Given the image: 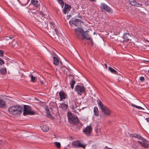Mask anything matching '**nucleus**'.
Masks as SVG:
<instances>
[{
  "instance_id": "1",
  "label": "nucleus",
  "mask_w": 149,
  "mask_h": 149,
  "mask_svg": "<svg viewBox=\"0 0 149 149\" xmlns=\"http://www.w3.org/2000/svg\"><path fill=\"white\" fill-rule=\"evenodd\" d=\"M75 33L77 38L82 40L85 39L87 40H91V37L88 33H86L81 28H78L74 29Z\"/></svg>"
},
{
  "instance_id": "2",
  "label": "nucleus",
  "mask_w": 149,
  "mask_h": 149,
  "mask_svg": "<svg viewBox=\"0 0 149 149\" xmlns=\"http://www.w3.org/2000/svg\"><path fill=\"white\" fill-rule=\"evenodd\" d=\"M23 109L19 105H15L9 108L8 111L10 113L14 116H18L20 115Z\"/></svg>"
},
{
  "instance_id": "3",
  "label": "nucleus",
  "mask_w": 149,
  "mask_h": 149,
  "mask_svg": "<svg viewBox=\"0 0 149 149\" xmlns=\"http://www.w3.org/2000/svg\"><path fill=\"white\" fill-rule=\"evenodd\" d=\"M132 137L138 139L139 140H142V141H138V142L142 147L145 148H148L149 146L148 144V141L146 139L143 137L141 135L135 134H132L131 135Z\"/></svg>"
},
{
  "instance_id": "4",
  "label": "nucleus",
  "mask_w": 149,
  "mask_h": 149,
  "mask_svg": "<svg viewBox=\"0 0 149 149\" xmlns=\"http://www.w3.org/2000/svg\"><path fill=\"white\" fill-rule=\"evenodd\" d=\"M68 116L70 123L76 125L79 123V120L78 118L72 113H68Z\"/></svg>"
},
{
  "instance_id": "5",
  "label": "nucleus",
  "mask_w": 149,
  "mask_h": 149,
  "mask_svg": "<svg viewBox=\"0 0 149 149\" xmlns=\"http://www.w3.org/2000/svg\"><path fill=\"white\" fill-rule=\"evenodd\" d=\"M23 110V114L24 115H34L35 113V112L32 110L31 108L28 105H24Z\"/></svg>"
},
{
  "instance_id": "6",
  "label": "nucleus",
  "mask_w": 149,
  "mask_h": 149,
  "mask_svg": "<svg viewBox=\"0 0 149 149\" xmlns=\"http://www.w3.org/2000/svg\"><path fill=\"white\" fill-rule=\"evenodd\" d=\"M72 145L76 148H82L85 149L87 145L80 140H76L73 141L72 143Z\"/></svg>"
},
{
  "instance_id": "7",
  "label": "nucleus",
  "mask_w": 149,
  "mask_h": 149,
  "mask_svg": "<svg viewBox=\"0 0 149 149\" xmlns=\"http://www.w3.org/2000/svg\"><path fill=\"white\" fill-rule=\"evenodd\" d=\"M75 90L78 95H81L84 93L85 88L83 86L78 85L76 86Z\"/></svg>"
},
{
  "instance_id": "8",
  "label": "nucleus",
  "mask_w": 149,
  "mask_h": 149,
  "mask_svg": "<svg viewBox=\"0 0 149 149\" xmlns=\"http://www.w3.org/2000/svg\"><path fill=\"white\" fill-rule=\"evenodd\" d=\"M71 22L72 24L76 26H81L84 23V22L80 19H74V20L72 21L70 20L69 21L70 24H71Z\"/></svg>"
},
{
  "instance_id": "9",
  "label": "nucleus",
  "mask_w": 149,
  "mask_h": 149,
  "mask_svg": "<svg viewBox=\"0 0 149 149\" xmlns=\"http://www.w3.org/2000/svg\"><path fill=\"white\" fill-rule=\"evenodd\" d=\"M101 110L102 113L103 115L106 116H109L110 115L111 111L107 107L105 106L104 107L102 108Z\"/></svg>"
},
{
  "instance_id": "10",
  "label": "nucleus",
  "mask_w": 149,
  "mask_h": 149,
  "mask_svg": "<svg viewBox=\"0 0 149 149\" xmlns=\"http://www.w3.org/2000/svg\"><path fill=\"white\" fill-rule=\"evenodd\" d=\"M100 8L101 9H104L108 13H111L112 12L111 9L104 3L101 4Z\"/></svg>"
},
{
  "instance_id": "11",
  "label": "nucleus",
  "mask_w": 149,
  "mask_h": 149,
  "mask_svg": "<svg viewBox=\"0 0 149 149\" xmlns=\"http://www.w3.org/2000/svg\"><path fill=\"white\" fill-rule=\"evenodd\" d=\"M92 131V129L91 126H88L84 129L83 130V132L86 135H89Z\"/></svg>"
},
{
  "instance_id": "12",
  "label": "nucleus",
  "mask_w": 149,
  "mask_h": 149,
  "mask_svg": "<svg viewBox=\"0 0 149 149\" xmlns=\"http://www.w3.org/2000/svg\"><path fill=\"white\" fill-rule=\"evenodd\" d=\"M59 95L60 97V101H63V99L67 98V95L63 91H61L59 93Z\"/></svg>"
},
{
  "instance_id": "13",
  "label": "nucleus",
  "mask_w": 149,
  "mask_h": 149,
  "mask_svg": "<svg viewBox=\"0 0 149 149\" xmlns=\"http://www.w3.org/2000/svg\"><path fill=\"white\" fill-rule=\"evenodd\" d=\"M130 36V34L128 33H125L122 38L124 39L123 41L127 42L129 40V38Z\"/></svg>"
},
{
  "instance_id": "14",
  "label": "nucleus",
  "mask_w": 149,
  "mask_h": 149,
  "mask_svg": "<svg viewBox=\"0 0 149 149\" xmlns=\"http://www.w3.org/2000/svg\"><path fill=\"white\" fill-rule=\"evenodd\" d=\"M70 9L71 7L70 5L68 4H65L63 9V13L65 14H66V13L70 11Z\"/></svg>"
},
{
  "instance_id": "15",
  "label": "nucleus",
  "mask_w": 149,
  "mask_h": 149,
  "mask_svg": "<svg viewBox=\"0 0 149 149\" xmlns=\"http://www.w3.org/2000/svg\"><path fill=\"white\" fill-rule=\"evenodd\" d=\"M6 107L5 102L2 99H0V107L4 108Z\"/></svg>"
},
{
  "instance_id": "16",
  "label": "nucleus",
  "mask_w": 149,
  "mask_h": 149,
  "mask_svg": "<svg viewBox=\"0 0 149 149\" xmlns=\"http://www.w3.org/2000/svg\"><path fill=\"white\" fill-rule=\"evenodd\" d=\"M31 2L35 7H38L40 6V3L37 0H31Z\"/></svg>"
},
{
  "instance_id": "17",
  "label": "nucleus",
  "mask_w": 149,
  "mask_h": 149,
  "mask_svg": "<svg viewBox=\"0 0 149 149\" xmlns=\"http://www.w3.org/2000/svg\"><path fill=\"white\" fill-rule=\"evenodd\" d=\"M59 107L61 108L63 110H66L68 107V105L67 104H66L65 103H63L60 104Z\"/></svg>"
},
{
  "instance_id": "18",
  "label": "nucleus",
  "mask_w": 149,
  "mask_h": 149,
  "mask_svg": "<svg viewBox=\"0 0 149 149\" xmlns=\"http://www.w3.org/2000/svg\"><path fill=\"white\" fill-rule=\"evenodd\" d=\"M41 129L44 132H47L48 131L49 129L48 126L45 124H43L42 125V126L41 127Z\"/></svg>"
},
{
  "instance_id": "19",
  "label": "nucleus",
  "mask_w": 149,
  "mask_h": 149,
  "mask_svg": "<svg viewBox=\"0 0 149 149\" xmlns=\"http://www.w3.org/2000/svg\"><path fill=\"white\" fill-rule=\"evenodd\" d=\"M73 78L71 79V80L70 82V85L72 89L74 88V84H75V81L74 80V75H72Z\"/></svg>"
},
{
  "instance_id": "20",
  "label": "nucleus",
  "mask_w": 149,
  "mask_h": 149,
  "mask_svg": "<svg viewBox=\"0 0 149 149\" xmlns=\"http://www.w3.org/2000/svg\"><path fill=\"white\" fill-rule=\"evenodd\" d=\"M53 63L56 65H58L59 64V60L58 58L55 56L53 57Z\"/></svg>"
},
{
  "instance_id": "21",
  "label": "nucleus",
  "mask_w": 149,
  "mask_h": 149,
  "mask_svg": "<svg viewBox=\"0 0 149 149\" xmlns=\"http://www.w3.org/2000/svg\"><path fill=\"white\" fill-rule=\"evenodd\" d=\"M93 111L94 115L95 116H99L98 110L97 107H94Z\"/></svg>"
},
{
  "instance_id": "22",
  "label": "nucleus",
  "mask_w": 149,
  "mask_h": 149,
  "mask_svg": "<svg viewBox=\"0 0 149 149\" xmlns=\"http://www.w3.org/2000/svg\"><path fill=\"white\" fill-rule=\"evenodd\" d=\"M49 23L50 24V25L51 27L52 28L54 29L55 31L56 32V30H57V29H56V26L55 24L53 22H49Z\"/></svg>"
},
{
  "instance_id": "23",
  "label": "nucleus",
  "mask_w": 149,
  "mask_h": 149,
  "mask_svg": "<svg viewBox=\"0 0 149 149\" xmlns=\"http://www.w3.org/2000/svg\"><path fill=\"white\" fill-rule=\"evenodd\" d=\"M97 101L99 107L101 108V109H102V108L104 107L105 106L104 105L102 102L100 100V99H98Z\"/></svg>"
},
{
  "instance_id": "24",
  "label": "nucleus",
  "mask_w": 149,
  "mask_h": 149,
  "mask_svg": "<svg viewBox=\"0 0 149 149\" xmlns=\"http://www.w3.org/2000/svg\"><path fill=\"white\" fill-rule=\"evenodd\" d=\"M129 3L132 6L136 5V0H128Z\"/></svg>"
},
{
  "instance_id": "25",
  "label": "nucleus",
  "mask_w": 149,
  "mask_h": 149,
  "mask_svg": "<svg viewBox=\"0 0 149 149\" xmlns=\"http://www.w3.org/2000/svg\"><path fill=\"white\" fill-rule=\"evenodd\" d=\"M78 107V106H77L76 102H75L74 101L72 104V109L74 111L75 109Z\"/></svg>"
},
{
  "instance_id": "26",
  "label": "nucleus",
  "mask_w": 149,
  "mask_h": 149,
  "mask_svg": "<svg viewBox=\"0 0 149 149\" xmlns=\"http://www.w3.org/2000/svg\"><path fill=\"white\" fill-rule=\"evenodd\" d=\"M109 70L111 72L113 73L116 74V73H117V72L116 70L111 67H109Z\"/></svg>"
},
{
  "instance_id": "27",
  "label": "nucleus",
  "mask_w": 149,
  "mask_h": 149,
  "mask_svg": "<svg viewBox=\"0 0 149 149\" xmlns=\"http://www.w3.org/2000/svg\"><path fill=\"white\" fill-rule=\"evenodd\" d=\"M0 72L1 74H4L6 73V68H2L0 70Z\"/></svg>"
},
{
  "instance_id": "28",
  "label": "nucleus",
  "mask_w": 149,
  "mask_h": 149,
  "mask_svg": "<svg viewBox=\"0 0 149 149\" xmlns=\"http://www.w3.org/2000/svg\"><path fill=\"white\" fill-rule=\"evenodd\" d=\"M54 144L58 148H60L61 147V144L60 143L57 142H55Z\"/></svg>"
},
{
  "instance_id": "29",
  "label": "nucleus",
  "mask_w": 149,
  "mask_h": 149,
  "mask_svg": "<svg viewBox=\"0 0 149 149\" xmlns=\"http://www.w3.org/2000/svg\"><path fill=\"white\" fill-rule=\"evenodd\" d=\"M36 77H34L32 75H31V81L32 82H36Z\"/></svg>"
},
{
  "instance_id": "30",
  "label": "nucleus",
  "mask_w": 149,
  "mask_h": 149,
  "mask_svg": "<svg viewBox=\"0 0 149 149\" xmlns=\"http://www.w3.org/2000/svg\"><path fill=\"white\" fill-rule=\"evenodd\" d=\"M131 106H133V107H134L135 108L138 109L144 110L143 108H142V107H141L140 106H137L135 105L134 104H132Z\"/></svg>"
},
{
  "instance_id": "31",
  "label": "nucleus",
  "mask_w": 149,
  "mask_h": 149,
  "mask_svg": "<svg viewBox=\"0 0 149 149\" xmlns=\"http://www.w3.org/2000/svg\"><path fill=\"white\" fill-rule=\"evenodd\" d=\"M47 117L49 118H52V117H53L52 116L50 112L49 111L48 112H47Z\"/></svg>"
},
{
  "instance_id": "32",
  "label": "nucleus",
  "mask_w": 149,
  "mask_h": 149,
  "mask_svg": "<svg viewBox=\"0 0 149 149\" xmlns=\"http://www.w3.org/2000/svg\"><path fill=\"white\" fill-rule=\"evenodd\" d=\"M22 3H24L25 4H27L30 1V0H21Z\"/></svg>"
},
{
  "instance_id": "33",
  "label": "nucleus",
  "mask_w": 149,
  "mask_h": 149,
  "mask_svg": "<svg viewBox=\"0 0 149 149\" xmlns=\"http://www.w3.org/2000/svg\"><path fill=\"white\" fill-rule=\"evenodd\" d=\"M4 52L2 50H0V56H2L4 55Z\"/></svg>"
},
{
  "instance_id": "34",
  "label": "nucleus",
  "mask_w": 149,
  "mask_h": 149,
  "mask_svg": "<svg viewBox=\"0 0 149 149\" xmlns=\"http://www.w3.org/2000/svg\"><path fill=\"white\" fill-rule=\"evenodd\" d=\"M4 63V62L3 60L0 58V65H2Z\"/></svg>"
},
{
  "instance_id": "35",
  "label": "nucleus",
  "mask_w": 149,
  "mask_h": 149,
  "mask_svg": "<svg viewBox=\"0 0 149 149\" xmlns=\"http://www.w3.org/2000/svg\"><path fill=\"white\" fill-rule=\"evenodd\" d=\"M142 4H140L139 3H137L136 2V5H134V6L138 7H141L142 6Z\"/></svg>"
},
{
  "instance_id": "36",
  "label": "nucleus",
  "mask_w": 149,
  "mask_h": 149,
  "mask_svg": "<svg viewBox=\"0 0 149 149\" xmlns=\"http://www.w3.org/2000/svg\"><path fill=\"white\" fill-rule=\"evenodd\" d=\"M80 111H81V109L80 108H77L76 109H75L74 110V111L75 112H77V111L79 112Z\"/></svg>"
},
{
  "instance_id": "37",
  "label": "nucleus",
  "mask_w": 149,
  "mask_h": 149,
  "mask_svg": "<svg viewBox=\"0 0 149 149\" xmlns=\"http://www.w3.org/2000/svg\"><path fill=\"white\" fill-rule=\"evenodd\" d=\"M140 81H143L144 80V78L143 77H141L139 78Z\"/></svg>"
},
{
  "instance_id": "38",
  "label": "nucleus",
  "mask_w": 149,
  "mask_h": 149,
  "mask_svg": "<svg viewBox=\"0 0 149 149\" xmlns=\"http://www.w3.org/2000/svg\"><path fill=\"white\" fill-rule=\"evenodd\" d=\"M60 4H64V3L62 0H58Z\"/></svg>"
},
{
  "instance_id": "39",
  "label": "nucleus",
  "mask_w": 149,
  "mask_h": 149,
  "mask_svg": "<svg viewBox=\"0 0 149 149\" xmlns=\"http://www.w3.org/2000/svg\"><path fill=\"white\" fill-rule=\"evenodd\" d=\"M45 110L47 111V112H48L49 111V109L48 107L47 106H46L45 107Z\"/></svg>"
},
{
  "instance_id": "40",
  "label": "nucleus",
  "mask_w": 149,
  "mask_h": 149,
  "mask_svg": "<svg viewBox=\"0 0 149 149\" xmlns=\"http://www.w3.org/2000/svg\"><path fill=\"white\" fill-rule=\"evenodd\" d=\"M10 37L9 36H7L5 38V39L7 40H9Z\"/></svg>"
},
{
  "instance_id": "41",
  "label": "nucleus",
  "mask_w": 149,
  "mask_h": 149,
  "mask_svg": "<svg viewBox=\"0 0 149 149\" xmlns=\"http://www.w3.org/2000/svg\"><path fill=\"white\" fill-rule=\"evenodd\" d=\"M9 36L10 37V39H12V38L14 37V36Z\"/></svg>"
},
{
  "instance_id": "42",
  "label": "nucleus",
  "mask_w": 149,
  "mask_h": 149,
  "mask_svg": "<svg viewBox=\"0 0 149 149\" xmlns=\"http://www.w3.org/2000/svg\"><path fill=\"white\" fill-rule=\"evenodd\" d=\"M146 119L148 122H149V118H147Z\"/></svg>"
},
{
  "instance_id": "43",
  "label": "nucleus",
  "mask_w": 149,
  "mask_h": 149,
  "mask_svg": "<svg viewBox=\"0 0 149 149\" xmlns=\"http://www.w3.org/2000/svg\"><path fill=\"white\" fill-rule=\"evenodd\" d=\"M91 1L95 2L96 1V0H90Z\"/></svg>"
},
{
  "instance_id": "44",
  "label": "nucleus",
  "mask_w": 149,
  "mask_h": 149,
  "mask_svg": "<svg viewBox=\"0 0 149 149\" xmlns=\"http://www.w3.org/2000/svg\"><path fill=\"white\" fill-rule=\"evenodd\" d=\"M133 149H138L137 147H132Z\"/></svg>"
},
{
  "instance_id": "45",
  "label": "nucleus",
  "mask_w": 149,
  "mask_h": 149,
  "mask_svg": "<svg viewBox=\"0 0 149 149\" xmlns=\"http://www.w3.org/2000/svg\"><path fill=\"white\" fill-rule=\"evenodd\" d=\"M61 5L62 8H63L64 5V4H60Z\"/></svg>"
},
{
  "instance_id": "46",
  "label": "nucleus",
  "mask_w": 149,
  "mask_h": 149,
  "mask_svg": "<svg viewBox=\"0 0 149 149\" xmlns=\"http://www.w3.org/2000/svg\"><path fill=\"white\" fill-rule=\"evenodd\" d=\"M104 65L105 66L106 68H107V64H106L104 63Z\"/></svg>"
},
{
  "instance_id": "47",
  "label": "nucleus",
  "mask_w": 149,
  "mask_h": 149,
  "mask_svg": "<svg viewBox=\"0 0 149 149\" xmlns=\"http://www.w3.org/2000/svg\"><path fill=\"white\" fill-rule=\"evenodd\" d=\"M72 75H72V74H69V76H70V77H72V78H73V77L72 76Z\"/></svg>"
},
{
  "instance_id": "48",
  "label": "nucleus",
  "mask_w": 149,
  "mask_h": 149,
  "mask_svg": "<svg viewBox=\"0 0 149 149\" xmlns=\"http://www.w3.org/2000/svg\"><path fill=\"white\" fill-rule=\"evenodd\" d=\"M71 15H69L68 16V18H70L71 17Z\"/></svg>"
},
{
  "instance_id": "49",
  "label": "nucleus",
  "mask_w": 149,
  "mask_h": 149,
  "mask_svg": "<svg viewBox=\"0 0 149 149\" xmlns=\"http://www.w3.org/2000/svg\"><path fill=\"white\" fill-rule=\"evenodd\" d=\"M148 73H149V70H148Z\"/></svg>"
},
{
  "instance_id": "50",
  "label": "nucleus",
  "mask_w": 149,
  "mask_h": 149,
  "mask_svg": "<svg viewBox=\"0 0 149 149\" xmlns=\"http://www.w3.org/2000/svg\"><path fill=\"white\" fill-rule=\"evenodd\" d=\"M85 32H86H86H87V31H85Z\"/></svg>"
}]
</instances>
